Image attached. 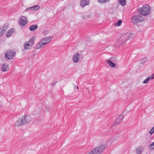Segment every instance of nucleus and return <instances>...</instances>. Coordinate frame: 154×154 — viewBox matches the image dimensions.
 I'll return each mask as SVG.
<instances>
[{"instance_id": "nucleus-21", "label": "nucleus", "mask_w": 154, "mask_h": 154, "mask_svg": "<svg viewBox=\"0 0 154 154\" xmlns=\"http://www.w3.org/2000/svg\"><path fill=\"white\" fill-rule=\"evenodd\" d=\"M31 47L30 45L27 42L25 44L24 48L26 50H28L30 49L31 48Z\"/></svg>"}, {"instance_id": "nucleus-3", "label": "nucleus", "mask_w": 154, "mask_h": 154, "mask_svg": "<svg viewBox=\"0 0 154 154\" xmlns=\"http://www.w3.org/2000/svg\"><path fill=\"white\" fill-rule=\"evenodd\" d=\"M144 19V17L141 14H137L132 16L131 22L134 24H136L143 21Z\"/></svg>"}, {"instance_id": "nucleus-1", "label": "nucleus", "mask_w": 154, "mask_h": 154, "mask_svg": "<svg viewBox=\"0 0 154 154\" xmlns=\"http://www.w3.org/2000/svg\"><path fill=\"white\" fill-rule=\"evenodd\" d=\"M151 7L147 4L143 5L138 10V12L141 15L146 16L148 15L151 12Z\"/></svg>"}, {"instance_id": "nucleus-36", "label": "nucleus", "mask_w": 154, "mask_h": 154, "mask_svg": "<svg viewBox=\"0 0 154 154\" xmlns=\"http://www.w3.org/2000/svg\"><path fill=\"white\" fill-rule=\"evenodd\" d=\"M76 88H77L78 89H79V87H78V86H77V87H76Z\"/></svg>"}, {"instance_id": "nucleus-20", "label": "nucleus", "mask_w": 154, "mask_h": 154, "mask_svg": "<svg viewBox=\"0 0 154 154\" xmlns=\"http://www.w3.org/2000/svg\"><path fill=\"white\" fill-rule=\"evenodd\" d=\"M119 3L122 6H125L126 4L125 0H119Z\"/></svg>"}, {"instance_id": "nucleus-18", "label": "nucleus", "mask_w": 154, "mask_h": 154, "mask_svg": "<svg viewBox=\"0 0 154 154\" xmlns=\"http://www.w3.org/2000/svg\"><path fill=\"white\" fill-rule=\"evenodd\" d=\"M143 151V148L142 147H139L137 148L136 152L137 154H141Z\"/></svg>"}, {"instance_id": "nucleus-7", "label": "nucleus", "mask_w": 154, "mask_h": 154, "mask_svg": "<svg viewBox=\"0 0 154 154\" xmlns=\"http://www.w3.org/2000/svg\"><path fill=\"white\" fill-rule=\"evenodd\" d=\"M24 125H25V124L23 118H18L15 124V125L17 126H21Z\"/></svg>"}, {"instance_id": "nucleus-24", "label": "nucleus", "mask_w": 154, "mask_h": 154, "mask_svg": "<svg viewBox=\"0 0 154 154\" xmlns=\"http://www.w3.org/2000/svg\"><path fill=\"white\" fill-rule=\"evenodd\" d=\"M122 23V20H119L118 21L115 23V25L117 26H120Z\"/></svg>"}, {"instance_id": "nucleus-30", "label": "nucleus", "mask_w": 154, "mask_h": 154, "mask_svg": "<svg viewBox=\"0 0 154 154\" xmlns=\"http://www.w3.org/2000/svg\"><path fill=\"white\" fill-rule=\"evenodd\" d=\"M42 45V47H43L44 45H45L48 44V42H42L41 43Z\"/></svg>"}, {"instance_id": "nucleus-26", "label": "nucleus", "mask_w": 154, "mask_h": 154, "mask_svg": "<svg viewBox=\"0 0 154 154\" xmlns=\"http://www.w3.org/2000/svg\"><path fill=\"white\" fill-rule=\"evenodd\" d=\"M42 45L41 43H38L36 46V49H39L40 48H42Z\"/></svg>"}, {"instance_id": "nucleus-9", "label": "nucleus", "mask_w": 154, "mask_h": 154, "mask_svg": "<svg viewBox=\"0 0 154 154\" xmlns=\"http://www.w3.org/2000/svg\"><path fill=\"white\" fill-rule=\"evenodd\" d=\"M8 27V26L5 25L3 27L0 28V37H2L5 34Z\"/></svg>"}, {"instance_id": "nucleus-17", "label": "nucleus", "mask_w": 154, "mask_h": 154, "mask_svg": "<svg viewBox=\"0 0 154 154\" xmlns=\"http://www.w3.org/2000/svg\"><path fill=\"white\" fill-rule=\"evenodd\" d=\"M38 26L37 25L35 24L32 25L30 26L29 29L31 31H34L37 29Z\"/></svg>"}, {"instance_id": "nucleus-12", "label": "nucleus", "mask_w": 154, "mask_h": 154, "mask_svg": "<svg viewBox=\"0 0 154 154\" xmlns=\"http://www.w3.org/2000/svg\"><path fill=\"white\" fill-rule=\"evenodd\" d=\"M8 69V65L7 63H5L2 65V71L5 72L7 71Z\"/></svg>"}, {"instance_id": "nucleus-2", "label": "nucleus", "mask_w": 154, "mask_h": 154, "mask_svg": "<svg viewBox=\"0 0 154 154\" xmlns=\"http://www.w3.org/2000/svg\"><path fill=\"white\" fill-rule=\"evenodd\" d=\"M105 148V144L100 145L94 148L88 154H101L104 151Z\"/></svg>"}, {"instance_id": "nucleus-28", "label": "nucleus", "mask_w": 154, "mask_h": 154, "mask_svg": "<svg viewBox=\"0 0 154 154\" xmlns=\"http://www.w3.org/2000/svg\"><path fill=\"white\" fill-rule=\"evenodd\" d=\"M154 133V126L149 131V133L152 134Z\"/></svg>"}, {"instance_id": "nucleus-5", "label": "nucleus", "mask_w": 154, "mask_h": 154, "mask_svg": "<svg viewBox=\"0 0 154 154\" xmlns=\"http://www.w3.org/2000/svg\"><path fill=\"white\" fill-rule=\"evenodd\" d=\"M135 34L133 33H125L122 35L123 39H125L124 43H125L130 38H132L135 36Z\"/></svg>"}, {"instance_id": "nucleus-34", "label": "nucleus", "mask_w": 154, "mask_h": 154, "mask_svg": "<svg viewBox=\"0 0 154 154\" xmlns=\"http://www.w3.org/2000/svg\"><path fill=\"white\" fill-rule=\"evenodd\" d=\"M110 0H104V3H106L109 2Z\"/></svg>"}, {"instance_id": "nucleus-35", "label": "nucleus", "mask_w": 154, "mask_h": 154, "mask_svg": "<svg viewBox=\"0 0 154 154\" xmlns=\"http://www.w3.org/2000/svg\"><path fill=\"white\" fill-rule=\"evenodd\" d=\"M83 18H88V16H83Z\"/></svg>"}, {"instance_id": "nucleus-11", "label": "nucleus", "mask_w": 154, "mask_h": 154, "mask_svg": "<svg viewBox=\"0 0 154 154\" xmlns=\"http://www.w3.org/2000/svg\"><path fill=\"white\" fill-rule=\"evenodd\" d=\"M79 53L74 54L72 57L73 61L75 63H77L79 61Z\"/></svg>"}, {"instance_id": "nucleus-31", "label": "nucleus", "mask_w": 154, "mask_h": 154, "mask_svg": "<svg viewBox=\"0 0 154 154\" xmlns=\"http://www.w3.org/2000/svg\"><path fill=\"white\" fill-rule=\"evenodd\" d=\"M148 77H150L149 78L150 79H154V73L151 75L149 76Z\"/></svg>"}, {"instance_id": "nucleus-33", "label": "nucleus", "mask_w": 154, "mask_h": 154, "mask_svg": "<svg viewBox=\"0 0 154 154\" xmlns=\"http://www.w3.org/2000/svg\"><path fill=\"white\" fill-rule=\"evenodd\" d=\"M56 83H57L56 82H54L51 84V85L53 86H54L55 85V84Z\"/></svg>"}, {"instance_id": "nucleus-29", "label": "nucleus", "mask_w": 154, "mask_h": 154, "mask_svg": "<svg viewBox=\"0 0 154 154\" xmlns=\"http://www.w3.org/2000/svg\"><path fill=\"white\" fill-rule=\"evenodd\" d=\"M33 11L32 7L28 8H26L25 10V11Z\"/></svg>"}, {"instance_id": "nucleus-4", "label": "nucleus", "mask_w": 154, "mask_h": 154, "mask_svg": "<svg viewBox=\"0 0 154 154\" xmlns=\"http://www.w3.org/2000/svg\"><path fill=\"white\" fill-rule=\"evenodd\" d=\"M15 54L16 52L15 50H8L5 54V57L9 60L12 59L15 57Z\"/></svg>"}, {"instance_id": "nucleus-15", "label": "nucleus", "mask_w": 154, "mask_h": 154, "mask_svg": "<svg viewBox=\"0 0 154 154\" xmlns=\"http://www.w3.org/2000/svg\"><path fill=\"white\" fill-rule=\"evenodd\" d=\"M14 31V30L13 28H12L9 30L6 33V36L7 37H9L12 35V33Z\"/></svg>"}, {"instance_id": "nucleus-16", "label": "nucleus", "mask_w": 154, "mask_h": 154, "mask_svg": "<svg viewBox=\"0 0 154 154\" xmlns=\"http://www.w3.org/2000/svg\"><path fill=\"white\" fill-rule=\"evenodd\" d=\"M52 38V37H45L44 38H43L41 40L40 42H48V43L51 41V38Z\"/></svg>"}, {"instance_id": "nucleus-6", "label": "nucleus", "mask_w": 154, "mask_h": 154, "mask_svg": "<svg viewBox=\"0 0 154 154\" xmlns=\"http://www.w3.org/2000/svg\"><path fill=\"white\" fill-rule=\"evenodd\" d=\"M28 23L27 18L26 16H22L19 20V23L20 26H24Z\"/></svg>"}, {"instance_id": "nucleus-13", "label": "nucleus", "mask_w": 154, "mask_h": 154, "mask_svg": "<svg viewBox=\"0 0 154 154\" xmlns=\"http://www.w3.org/2000/svg\"><path fill=\"white\" fill-rule=\"evenodd\" d=\"M123 116L122 115L118 116L116 118V119L115 120V122L117 124L120 123L122 120Z\"/></svg>"}, {"instance_id": "nucleus-8", "label": "nucleus", "mask_w": 154, "mask_h": 154, "mask_svg": "<svg viewBox=\"0 0 154 154\" xmlns=\"http://www.w3.org/2000/svg\"><path fill=\"white\" fill-rule=\"evenodd\" d=\"M90 0H80V5L82 8L85 6L88 5L90 3Z\"/></svg>"}, {"instance_id": "nucleus-10", "label": "nucleus", "mask_w": 154, "mask_h": 154, "mask_svg": "<svg viewBox=\"0 0 154 154\" xmlns=\"http://www.w3.org/2000/svg\"><path fill=\"white\" fill-rule=\"evenodd\" d=\"M22 118L23 119V120L25 125L29 123L32 120L31 117L27 115H25Z\"/></svg>"}, {"instance_id": "nucleus-27", "label": "nucleus", "mask_w": 154, "mask_h": 154, "mask_svg": "<svg viewBox=\"0 0 154 154\" xmlns=\"http://www.w3.org/2000/svg\"><path fill=\"white\" fill-rule=\"evenodd\" d=\"M149 149L150 150H154V142L150 145Z\"/></svg>"}, {"instance_id": "nucleus-25", "label": "nucleus", "mask_w": 154, "mask_h": 154, "mask_svg": "<svg viewBox=\"0 0 154 154\" xmlns=\"http://www.w3.org/2000/svg\"><path fill=\"white\" fill-rule=\"evenodd\" d=\"M147 60V59L146 57H145L142 59L140 60V62L142 64H143L145 62H146Z\"/></svg>"}, {"instance_id": "nucleus-32", "label": "nucleus", "mask_w": 154, "mask_h": 154, "mask_svg": "<svg viewBox=\"0 0 154 154\" xmlns=\"http://www.w3.org/2000/svg\"><path fill=\"white\" fill-rule=\"evenodd\" d=\"M97 2L101 4L104 3V0H97Z\"/></svg>"}, {"instance_id": "nucleus-23", "label": "nucleus", "mask_w": 154, "mask_h": 154, "mask_svg": "<svg viewBox=\"0 0 154 154\" xmlns=\"http://www.w3.org/2000/svg\"><path fill=\"white\" fill-rule=\"evenodd\" d=\"M150 77H147L145 80H144L143 83L144 84H146L148 83L150 80V79L149 78Z\"/></svg>"}, {"instance_id": "nucleus-14", "label": "nucleus", "mask_w": 154, "mask_h": 154, "mask_svg": "<svg viewBox=\"0 0 154 154\" xmlns=\"http://www.w3.org/2000/svg\"><path fill=\"white\" fill-rule=\"evenodd\" d=\"M35 38L34 37H32L30 39L29 41L27 43H28L32 47L33 45L35 42Z\"/></svg>"}, {"instance_id": "nucleus-22", "label": "nucleus", "mask_w": 154, "mask_h": 154, "mask_svg": "<svg viewBox=\"0 0 154 154\" xmlns=\"http://www.w3.org/2000/svg\"><path fill=\"white\" fill-rule=\"evenodd\" d=\"M33 11L37 10H38L39 8V6L38 5H35L32 7Z\"/></svg>"}, {"instance_id": "nucleus-19", "label": "nucleus", "mask_w": 154, "mask_h": 154, "mask_svg": "<svg viewBox=\"0 0 154 154\" xmlns=\"http://www.w3.org/2000/svg\"><path fill=\"white\" fill-rule=\"evenodd\" d=\"M107 62L108 64L112 67H115L116 66V64L111 60H108Z\"/></svg>"}]
</instances>
